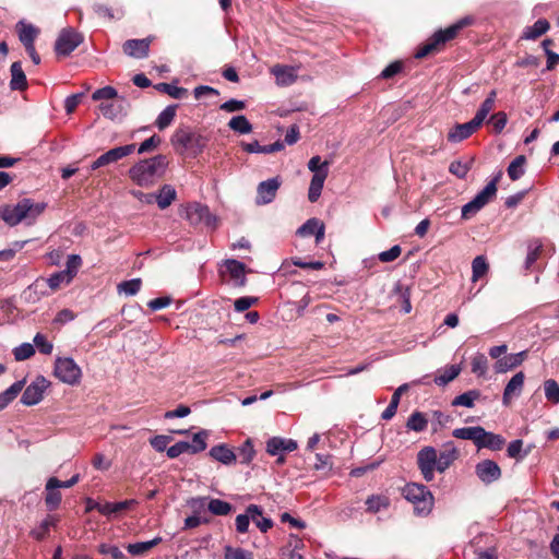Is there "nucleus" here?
Returning a JSON list of instances; mask_svg holds the SVG:
<instances>
[{
	"mask_svg": "<svg viewBox=\"0 0 559 559\" xmlns=\"http://www.w3.org/2000/svg\"><path fill=\"white\" fill-rule=\"evenodd\" d=\"M176 194V190L171 186L165 185L162 187L158 194L155 195L154 200H156L158 207L164 210L175 201Z\"/></svg>",
	"mask_w": 559,
	"mask_h": 559,
	"instance_id": "36",
	"label": "nucleus"
},
{
	"mask_svg": "<svg viewBox=\"0 0 559 559\" xmlns=\"http://www.w3.org/2000/svg\"><path fill=\"white\" fill-rule=\"evenodd\" d=\"M167 164L166 157L158 155L138 163L129 170V174L136 185L147 188L163 177Z\"/></svg>",
	"mask_w": 559,
	"mask_h": 559,
	"instance_id": "2",
	"label": "nucleus"
},
{
	"mask_svg": "<svg viewBox=\"0 0 559 559\" xmlns=\"http://www.w3.org/2000/svg\"><path fill=\"white\" fill-rule=\"evenodd\" d=\"M83 38L72 28H64L60 32L55 49L60 56L70 55L81 43Z\"/></svg>",
	"mask_w": 559,
	"mask_h": 559,
	"instance_id": "11",
	"label": "nucleus"
},
{
	"mask_svg": "<svg viewBox=\"0 0 559 559\" xmlns=\"http://www.w3.org/2000/svg\"><path fill=\"white\" fill-rule=\"evenodd\" d=\"M48 386V380L41 376L37 377L23 392L21 402L27 406L38 404L43 400L44 392Z\"/></svg>",
	"mask_w": 559,
	"mask_h": 559,
	"instance_id": "12",
	"label": "nucleus"
},
{
	"mask_svg": "<svg viewBox=\"0 0 559 559\" xmlns=\"http://www.w3.org/2000/svg\"><path fill=\"white\" fill-rule=\"evenodd\" d=\"M483 123L474 117L471 121L454 126L449 132V140H465L473 135Z\"/></svg>",
	"mask_w": 559,
	"mask_h": 559,
	"instance_id": "18",
	"label": "nucleus"
},
{
	"mask_svg": "<svg viewBox=\"0 0 559 559\" xmlns=\"http://www.w3.org/2000/svg\"><path fill=\"white\" fill-rule=\"evenodd\" d=\"M160 542H162V537H155L152 540L129 544L127 546V550L132 556H141V555H144L147 551H150L155 546H157Z\"/></svg>",
	"mask_w": 559,
	"mask_h": 559,
	"instance_id": "37",
	"label": "nucleus"
},
{
	"mask_svg": "<svg viewBox=\"0 0 559 559\" xmlns=\"http://www.w3.org/2000/svg\"><path fill=\"white\" fill-rule=\"evenodd\" d=\"M209 433L202 430L193 436L192 443H190V452L198 453L206 449V438Z\"/></svg>",
	"mask_w": 559,
	"mask_h": 559,
	"instance_id": "58",
	"label": "nucleus"
},
{
	"mask_svg": "<svg viewBox=\"0 0 559 559\" xmlns=\"http://www.w3.org/2000/svg\"><path fill=\"white\" fill-rule=\"evenodd\" d=\"M207 510L214 515H227L233 511V506L221 499H210L207 502Z\"/></svg>",
	"mask_w": 559,
	"mask_h": 559,
	"instance_id": "41",
	"label": "nucleus"
},
{
	"mask_svg": "<svg viewBox=\"0 0 559 559\" xmlns=\"http://www.w3.org/2000/svg\"><path fill=\"white\" fill-rule=\"evenodd\" d=\"M504 444V439L500 435H496L492 432H488L483 428V433L479 436V441L477 443V448H488L490 450L497 451L502 448Z\"/></svg>",
	"mask_w": 559,
	"mask_h": 559,
	"instance_id": "29",
	"label": "nucleus"
},
{
	"mask_svg": "<svg viewBox=\"0 0 559 559\" xmlns=\"http://www.w3.org/2000/svg\"><path fill=\"white\" fill-rule=\"evenodd\" d=\"M35 354L34 346L31 343H23L13 349L15 360L23 361Z\"/></svg>",
	"mask_w": 559,
	"mask_h": 559,
	"instance_id": "56",
	"label": "nucleus"
},
{
	"mask_svg": "<svg viewBox=\"0 0 559 559\" xmlns=\"http://www.w3.org/2000/svg\"><path fill=\"white\" fill-rule=\"evenodd\" d=\"M427 419L425 415L420 412H415L411 415V417L407 420L406 427L409 430L420 432L424 431L427 428Z\"/></svg>",
	"mask_w": 559,
	"mask_h": 559,
	"instance_id": "48",
	"label": "nucleus"
},
{
	"mask_svg": "<svg viewBox=\"0 0 559 559\" xmlns=\"http://www.w3.org/2000/svg\"><path fill=\"white\" fill-rule=\"evenodd\" d=\"M271 73L280 86L292 85L297 79V70L289 66L275 64L271 68Z\"/></svg>",
	"mask_w": 559,
	"mask_h": 559,
	"instance_id": "19",
	"label": "nucleus"
},
{
	"mask_svg": "<svg viewBox=\"0 0 559 559\" xmlns=\"http://www.w3.org/2000/svg\"><path fill=\"white\" fill-rule=\"evenodd\" d=\"M10 87L13 91H23L27 87L26 75L22 69L21 62H13L11 66Z\"/></svg>",
	"mask_w": 559,
	"mask_h": 559,
	"instance_id": "28",
	"label": "nucleus"
},
{
	"mask_svg": "<svg viewBox=\"0 0 559 559\" xmlns=\"http://www.w3.org/2000/svg\"><path fill=\"white\" fill-rule=\"evenodd\" d=\"M456 459L457 451L454 448L440 452L439 455L437 454V471L443 473Z\"/></svg>",
	"mask_w": 559,
	"mask_h": 559,
	"instance_id": "42",
	"label": "nucleus"
},
{
	"mask_svg": "<svg viewBox=\"0 0 559 559\" xmlns=\"http://www.w3.org/2000/svg\"><path fill=\"white\" fill-rule=\"evenodd\" d=\"M99 552L103 555H109L112 559L126 558L124 554L117 546L103 544L99 546Z\"/></svg>",
	"mask_w": 559,
	"mask_h": 559,
	"instance_id": "64",
	"label": "nucleus"
},
{
	"mask_svg": "<svg viewBox=\"0 0 559 559\" xmlns=\"http://www.w3.org/2000/svg\"><path fill=\"white\" fill-rule=\"evenodd\" d=\"M255 516H261V508L257 504H250L245 514H239L236 518V530L239 533H246L250 521L255 520Z\"/></svg>",
	"mask_w": 559,
	"mask_h": 559,
	"instance_id": "26",
	"label": "nucleus"
},
{
	"mask_svg": "<svg viewBox=\"0 0 559 559\" xmlns=\"http://www.w3.org/2000/svg\"><path fill=\"white\" fill-rule=\"evenodd\" d=\"M185 452H190V443L180 441L167 449V455L170 459L178 457Z\"/></svg>",
	"mask_w": 559,
	"mask_h": 559,
	"instance_id": "63",
	"label": "nucleus"
},
{
	"mask_svg": "<svg viewBox=\"0 0 559 559\" xmlns=\"http://www.w3.org/2000/svg\"><path fill=\"white\" fill-rule=\"evenodd\" d=\"M461 372V367L459 365H451L439 372V374L435 378V383L438 385H445L452 380H454Z\"/></svg>",
	"mask_w": 559,
	"mask_h": 559,
	"instance_id": "39",
	"label": "nucleus"
},
{
	"mask_svg": "<svg viewBox=\"0 0 559 559\" xmlns=\"http://www.w3.org/2000/svg\"><path fill=\"white\" fill-rule=\"evenodd\" d=\"M417 464L425 480L431 481L438 465L436 449L432 447L421 449L417 454Z\"/></svg>",
	"mask_w": 559,
	"mask_h": 559,
	"instance_id": "10",
	"label": "nucleus"
},
{
	"mask_svg": "<svg viewBox=\"0 0 559 559\" xmlns=\"http://www.w3.org/2000/svg\"><path fill=\"white\" fill-rule=\"evenodd\" d=\"M55 525V519L51 518V516H48L47 519H45L38 527H35L31 534L34 538L40 540L43 538L46 537L48 531H49V527Z\"/></svg>",
	"mask_w": 559,
	"mask_h": 559,
	"instance_id": "60",
	"label": "nucleus"
},
{
	"mask_svg": "<svg viewBox=\"0 0 559 559\" xmlns=\"http://www.w3.org/2000/svg\"><path fill=\"white\" fill-rule=\"evenodd\" d=\"M549 27L550 25L547 20L539 19L532 26L525 28L521 38L526 40L536 39L545 34Z\"/></svg>",
	"mask_w": 559,
	"mask_h": 559,
	"instance_id": "33",
	"label": "nucleus"
},
{
	"mask_svg": "<svg viewBox=\"0 0 559 559\" xmlns=\"http://www.w3.org/2000/svg\"><path fill=\"white\" fill-rule=\"evenodd\" d=\"M34 344L37 347V349L45 355H49L52 353L53 345L51 342H49L45 335L37 333L34 336Z\"/></svg>",
	"mask_w": 559,
	"mask_h": 559,
	"instance_id": "61",
	"label": "nucleus"
},
{
	"mask_svg": "<svg viewBox=\"0 0 559 559\" xmlns=\"http://www.w3.org/2000/svg\"><path fill=\"white\" fill-rule=\"evenodd\" d=\"M62 283L69 284L70 282H68L67 272L61 271V272L52 274L47 280H45V278L36 280L35 283L32 284L27 288L25 294L27 295L28 299H32L33 301H35V300L39 299V296L33 297V294L45 295L46 292L44 290V288L46 287V285H48L51 290H57L61 286Z\"/></svg>",
	"mask_w": 559,
	"mask_h": 559,
	"instance_id": "9",
	"label": "nucleus"
},
{
	"mask_svg": "<svg viewBox=\"0 0 559 559\" xmlns=\"http://www.w3.org/2000/svg\"><path fill=\"white\" fill-rule=\"evenodd\" d=\"M367 510L371 513L379 512L381 509L388 507L389 501L383 496H371L366 501Z\"/></svg>",
	"mask_w": 559,
	"mask_h": 559,
	"instance_id": "54",
	"label": "nucleus"
},
{
	"mask_svg": "<svg viewBox=\"0 0 559 559\" xmlns=\"http://www.w3.org/2000/svg\"><path fill=\"white\" fill-rule=\"evenodd\" d=\"M499 173L476 197L462 207V217L465 219L474 216L480 211L497 193V182L501 177Z\"/></svg>",
	"mask_w": 559,
	"mask_h": 559,
	"instance_id": "7",
	"label": "nucleus"
},
{
	"mask_svg": "<svg viewBox=\"0 0 559 559\" xmlns=\"http://www.w3.org/2000/svg\"><path fill=\"white\" fill-rule=\"evenodd\" d=\"M483 433V427H464L453 430V436L462 440H472L476 445L479 441V436Z\"/></svg>",
	"mask_w": 559,
	"mask_h": 559,
	"instance_id": "35",
	"label": "nucleus"
},
{
	"mask_svg": "<svg viewBox=\"0 0 559 559\" xmlns=\"http://www.w3.org/2000/svg\"><path fill=\"white\" fill-rule=\"evenodd\" d=\"M471 23L469 17H464L456 22L455 24L447 27L445 29H441L436 32L415 53V57L420 59L425 58L428 55L439 51L440 47L444 45L448 40L453 39L457 33L466 25Z\"/></svg>",
	"mask_w": 559,
	"mask_h": 559,
	"instance_id": "3",
	"label": "nucleus"
},
{
	"mask_svg": "<svg viewBox=\"0 0 559 559\" xmlns=\"http://www.w3.org/2000/svg\"><path fill=\"white\" fill-rule=\"evenodd\" d=\"M496 96H497L496 91H491L489 93V95L487 96V98L481 103L476 115L474 116L477 119V121H480L481 123H484V121L487 119L488 115L493 110Z\"/></svg>",
	"mask_w": 559,
	"mask_h": 559,
	"instance_id": "38",
	"label": "nucleus"
},
{
	"mask_svg": "<svg viewBox=\"0 0 559 559\" xmlns=\"http://www.w3.org/2000/svg\"><path fill=\"white\" fill-rule=\"evenodd\" d=\"M53 374L63 383L75 385L82 378L80 366L70 357H57Z\"/></svg>",
	"mask_w": 559,
	"mask_h": 559,
	"instance_id": "8",
	"label": "nucleus"
},
{
	"mask_svg": "<svg viewBox=\"0 0 559 559\" xmlns=\"http://www.w3.org/2000/svg\"><path fill=\"white\" fill-rule=\"evenodd\" d=\"M24 385L23 381L13 383L9 389L0 394V408L7 406L16 395L22 391Z\"/></svg>",
	"mask_w": 559,
	"mask_h": 559,
	"instance_id": "47",
	"label": "nucleus"
},
{
	"mask_svg": "<svg viewBox=\"0 0 559 559\" xmlns=\"http://www.w3.org/2000/svg\"><path fill=\"white\" fill-rule=\"evenodd\" d=\"M328 171L329 170H322L313 174L308 192V199L310 202H316L321 195L324 181L328 177Z\"/></svg>",
	"mask_w": 559,
	"mask_h": 559,
	"instance_id": "30",
	"label": "nucleus"
},
{
	"mask_svg": "<svg viewBox=\"0 0 559 559\" xmlns=\"http://www.w3.org/2000/svg\"><path fill=\"white\" fill-rule=\"evenodd\" d=\"M544 391L546 399L552 404L559 403V384L554 379H548L544 382Z\"/></svg>",
	"mask_w": 559,
	"mask_h": 559,
	"instance_id": "51",
	"label": "nucleus"
},
{
	"mask_svg": "<svg viewBox=\"0 0 559 559\" xmlns=\"http://www.w3.org/2000/svg\"><path fill=\"white\" fill-rule=\"evenodd\" d=\"M475 473L485 484H491L501 477L499 465L491 460H484L476 464Z\"/></svg>",
	"mask_w": 559,
	"mask_h": 559,
	"instance_id": "15",
	"label": "nucleus"
},
{
	"mask_svg": "<svg viewBox=\"0 0 559 559\" xmlns=\"http://www.w3.org/2000/svg\"><path fill=\"white\" fill-rule=\"evenodd\" d=\"M524 380L525 376L522 371L515 373L510 379L503 391L502 402L504 405H509L514 397H518L521 394L524 386Z\"/></svg>",
	"mask_w": 559,
	"mask_h": 559,
	"instance_id": "17",
	"label": "nucleus"
},
{
	"mask_svg": "<svg viewBox=\"0 0 559 559\" xmlns=\"http://www.w3.org/2000/svg\"><path fill=\"white\" fill-rule=\"evenodd\" d=\"M60 488V480L56 477H50L46 483V497L45 502L49 510H55L61 502V493L57 490Z\"/></svg>",
	"mask_w": 559,
	"mask_h": 559,
	"instance_id": "24",
	"label": "nucleus"
},
{
	"mask_svg": "<svg viewBox=\"0 0 559 559\" xmlns=\"http://www.w3.org/2000/svg\"><path fill=\"white\" fill-rule=\"evenodd\" d=\"M16 31L19 34V39L25 48L35 46V39L39 34V29L37 27H35L33 24L20 21L16 24Z\"/></svg>",
	"mask_w": 559,
	"mask_h": 559,
	"instance_id": "23",
	"label": "nucleus"
},
{
	"mask_svg": "<svg viewBox=\"0 0 559 559\" xmlns=\"http://www.w3.org/2000/svg\"><path fill=\"white\" fill-rule=\"evenodd\" d=\"M46 207L45 202H34L32 199L24 198L16 204L0 206V218L9 226H16L25 219L32 223L45 212Z\"/></svg>",
	"mask_w": 559,
	"mask_h": 559,
	"instance_id": "1",
	"label": "nucleus"
},
{
	"mask_svg": "<svg viewBox=\"0 0 559 559\" xmlns=\"http://www.w3.org/2000/svg\"><path fill=\"white\" fill-rule=\"evenodd\" d=\"M119 95L116 88H114L112 86H105L103 88L96 90L93 93L92 98L95 102H99V104H104L114 100Z\"/></svg>",
	"mask_w": 559,
	"mask_h": 559,
	"instance_id": "46",
	"label": "nucleus"
},
{
	"mask_svg": "<svg viewBox=\"0 0 559 559\" xmlns=\"http://www.w3.org/2000/svg\"><path fill=\"white\" fill-rule=\"evenodd\" d=\"M210 455L214 460H216L225 465L233 464L236 461L235 453L224 444L213 447L210 450Z\"/></svg>",
	"mask_w": 559,
	"mask_h": 559,
	"instance_id": "32",
	"label": "nucleus"
},
{
	"mask_svg": "<svg viewBox=\"0 0 559 559\" xmlns=\"http://www.w3.org/2000/svg\"><path fill=\"white\" fill-rule=\"evenodd\" d=\"M225 559H253V554L240 547H224Z\"/></svg>",
	"mask_w": 559,
	"mask_h": 559,
	"instance_id": "50",
	"label": "nucleus"
},
{
	"mask_svg": "<svg viewBox=\"0 0 559 559\" xmlns=\"http://www.w3.org/2000/svg\"><path fill=\"white\" fill-rule=\"evenodd\" d=\"M488 124L493 129V131L496 132H500L503 130V128L506 127L507 124V115L502 111H499L497 114H493L489 121H488Z\"/></svg>",
	"mask_w": 559,
	"mask_h": 559,
	"instance_id": "62",
	"label": "nucleus"
},
{
	"mask_svg": "<svg viewBox=\"0 0 559 559\" xmlns=\"http://www.w3.org/2000/svg\"><path fill=\"white\" fill-rule=\"evenodd\" d=\"M180 216L193 226L203 224L212 229L217 226V217L211 214L206 205L201 203L194 202L182 206L180 210Z\"/></svg>",
	"mask_w": 559,
	"mask_h": 559,
	"instance_id": "5",
	"label": "nucleus"
},
{
	"mask_svg": "<svg viewBox=\"0 0 559 559\" xmlns=\"http://www.w3.org/2000/svg\"><path fill=\"white\" fill-rule=\"evenodd\" d=\"M471 164H472V159L466 160V162L455 160V162L451 163L449 170L451 174L455 175L456 177L464 178L471 168Z\"/></svg>",
	"mask_w": 559,
	"mask_h": 559,
	"instance_id": "57",
	"label": "nucleus"
},
{
	"mask_svg": "<svg viewBox=\"0 0 559 559\" xmlns=\"http://www.w3.org/2000/svg\"><path fill=\"white\" fill-rule=\"evenodd\" d=\"M228 126L230 129L238 132L239 134H249L252 130L251 123L242 115L233 117L229 120Z\"/></svg>",
	"mask_w": 559,
	"mask_h": 559,
	"instance_id": "45",
	"label": "nucleus"
},
{
	"mask_svg": "<svg viewBox=\"0 0 559 559\" xmlns=\"http://www.w3.org/2000/svg\"><path fill=\"white\" fill-rule=\"evenodd\" d=\"M322 223L323 222L318 218H310L298 228L297 234L301 237L312 236L316 234Z\"/></svg>",
	"mask_w": 559,
	"mask_h": 559,
	"instance_id": "53",
	"label": "nucleus"
},
{
	"mask_svg": "<svg viewBox=\"0 0 559 559\" xmlns=\"http://www.w3.org/2000/svg\"><path fill=\"white\" fill-rule=\"evenodd\" d=\"M297 449V442L293 439L273 437L266 442V452L271 455H280L282 452H293Z\"/></svg>",
	"mask_w": 559,
	"mask_h": 559,
	"instance_id": "22",
	"label": "nucleus"
},
{
	"mask_svg": "<svg viewBox=\"0 0 559 559\" xmlns=\"http://www.w3.org/2000/svg\"><path fill=\"white\" fill-rule=\"evenodd\" d=\"M280 186L281 180L277 177L260 182L257 188L255 203L264 205L272 202L275 199Z\"/></svg>",
	"mask_w": 559,
	"mask_h": 559,
	"instance_id": "14",
	"label": "nucleus"
},
{
	"mask_svg": "<svg viewBox=\"0 0 559 559\" xmlns=\"http://www.w3.org/2000/svg\"><path fill=\"white\" fill-rule=\"evenodd\" d=\"M489 270V265L484 255H477L472 262V282H477L485 276Z\"/></svg>",
	"mask_w": 559,
	"mask_h": 559,
	"instance_id": "40",
	"label": "nucleus"
},
{
	"mask_svg": "<svg viewBox=\"0 0 559 559\" xmlns=\"http://www.w3.org/2000/svg\"><path fill=\"white\" fill-rule=\"evenodd\" d=\"M403 496L415 507L419 514H427L433 506L431 492L421 484H407L403 489Z\"/></svg>",
	"mask_w": 559,
	"mask_h": 559,
	"instance_id": "4",
	"label": "nucleus"
},
{
	"mask_svg": "<svg viewBox=\"0 0 559 559\" xmlns=\"http://www.w3.org/2000/svg\"><path fill=\"white\" fill-rule=\"evenodd\" d=\"M142 281L140 278H133L130 281L121 282L118 286V293L127 296H134L141 289Z\"/></svg>",
	"mask_w": 559,
	"mask_h": 559,
	"instance_id": "49",
	"label": "nucleus"
},
{
	"mask_svg": "<svg viewBox=\"0 0 559 559\" xmlns=\"http://www.w3.org/2000/svg\"><path fill=\"white\" fill-rule=\"evenodd\" d=\"M136 500L130 499L121 502H105V503H95L96 510L103 515H111L127 509H130L136 504Z\"/></svg>",
	"mask_w": 559,
	"mask_h": 559,
	"instance_id": "25",
	"label": "nucleus"
},
{
	"mask_svg": "<svg viewBox=\"0 0 559 559\" xmlns=\"http://www.w3.org/2000/svg\"><path fill=\"white\" fill-rule=\"evenodd\" d=\"M284 148L283 142H273L269 145H261L260 142H245L243 151L247 153L271 154Z\"/></svg>",
	"mask_w": 559,
	"mask_h": 559,
	"instance_id": "31",
	"label": "nucleus"
},
{
	"mask_svg": "<svg viewBox=\"0 0 559 559\" xmlns=\"http://www.w3.org/2000/svg\"><path fill=\"white\" fill-rule=\"evenodd\" d=\"M82 264L81 257L78 254L69 255L67 261V269L63 272H67L68 282H71L74 275L76 274L79 267Z\"/></svg>",
	"mask_w": 559,
	"mask_h": 559,
	"instance_id": "59",
	"label": "nucleus"
},
{
	"mask_svg": "<svg viewBox=\"0 0 559 559\" xmlns=\"http://www.w3.org/2000/svg\"><path fill=\"white\" fill-rule=\"evenodd\" d=\"M480 397V392L477 390H469L465 393L457 395L453 401V406H464L472 408L474 406V402Z\"/></svg>",
	"mask_w": 559,
	"mask_h": 559,
	"instance_id": "44",
	"label": "nucleus"
},
{
	"mask_svg": "<svg viewBox=\"0 0 559 559\" xmlns=\"http://www.w3.org/2000/svg\"><path fill=\"white\" fill-rule=\"evenodd\" d=\"M527 357V350H522L516 354L508 355L501 359H498L495 365V370L498 373H504L512 370L523 364Z\"/></svg>",
	"mask_w": 559,
	"mask_h": 559,
	"instance_id": "20",
	"label": "nucleus"
},
{
	"mask_svg": "<svg viewBox=\"0 0 559 559\" xmlns=\"http://www.w3.org/2000/svg\"><path fill=\"white\" fill-rule=\"evenodd\" d=\"M175 150L185 157H194L202 151L200 142H176Z\"/></svg>",
	"mask_w": 559,
	"mask_h": 559,
	"instance_id": "43",
	"label": "nucleus"
},
{
	"mask_svg": "<svg viewBox=\"0 0 559 559\" xmlns=\"http://www.w3.org/2000/svg\"><path fill=\"white\" fill-rule=\"evenodd\" d=\"M134 144H129L124 146H118L112 150H109L105 154L100 155L93 164L92 169L99 168L102 166L108 165L110 163L117 162L118 159L131 154L134 151Z\"/></svg>",
	"mask_w": 559,
	"mask_h": 559,
	"instance_id": "16",
	"label": "nucleus"
},
{
	"mask_svg": "<svg viewBox=\"0 0 559 559\" xmlns=\"http://www.w3.org/2000/svg\"><path fill=\"white\" fill-rule=\"evenodd\" d=\"M225 265L227 269L228 274L230 275L231 280L235 282L236 286H245L246 284V272H245V264L237 261V260H226Z\"/></svg>",
	"mask_w": 559,
	"mask_h": 559,
	"instance_id": "27",
	"label": "nucleus"
},
{
	"mask_svg": "<svg viewBox=\"0 0 559 559\" xmlns=\"http://www.w3.org/2000/svg\"><path fill=\"white\" fill-rule=\"evenodd\" d=\"M472 372L477 374L478 377H483L486 374L488 369V360L484 354H476L472 358Z\"/></svg>",
	"mask_w": 559,
	"mask_h": 559,
	"instance_id": "52",
	"label": "nucleus"
},
{
	"mask_svg": "<svg viewBox=\"0 0 559 559\" xmlns=\"http://www.w3.org/2000/svg\"><path fill=\"white\" fill-rule=\"evenodd\" d=\"M129 107V102L124 97L118 96L109 103L99 104L98 109L105 118L120 120L128 114Z\"/></svg>",
	"mask_w": 559,
	"mask_h": 559,
	"instance_id": "13",
	"label": "nucleus"
},
{
	"mask_svg": "<svg viewBox=\"0 0 559 559\" xmlns=\"http://www.w3.org/2000/svg\"><path fill=\"white\" fill-rule=\"evenodd\" d=\"M526 157L524 155L516 156L509 165L507 171L511 180H519L525 174Z\"/></svg>",
	"mask_w": 559,
	"mask_h": 559,
	"instance_id": "34",
	"label": "nucleus"
},
{
	"mask_svg": "<svg viewBox=\"0 0 559 559\" xmlns=\"http://www.w3.org/2000/svg\"><path fill=\"white\" fill-rule=\"evenodd\" d=\"M499 173L476 197L462 207V217L465 219L474 216L480 211L497 193V182L501 177Z\"/></svg>",
	"mask_w": 559,
	"mask_h": 559,
	"instance_id": "6",
	"label": "nucleus"
},
{
	"mask_svg": "<svg viewBox=\"0 0 559 559\" xmlns=\"http://www.w3.org/2000/svg\"><path fill=\"white\" fill-rule=\"evenodd\" d=\"M151 39H129L123 44V51L130 57L145 58L148 55Z\"/></svg>",
	"mask_w": 559,
	"mask_h": 559,
	"instance_id": "21",
	"label": "nucleus"
},
{
	"mask_svg": "<svg viewBox=\"0 0 559 559\" xmlns=\"http://www.w3.org/2000/svg\"><path fill=\"white\" fill-rule=\"evenodd\" d=\"M176 115V109L173 106L166 107L157 117L156 124L157 127L163 130L164 128L168 127L171 121L174 120Z\"/></svg>",
	"mask_w": 559,
	"mask_h": 559,
	"instance_id": "55",
	"label": "nucleus"
}]
</instances>
